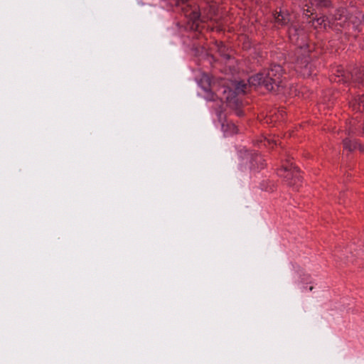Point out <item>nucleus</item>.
Returning a JSON list of instances; mask_svg holds the SVG:
<instances>
[{"label":"nucleus","instance_id":"obj_5","mask_svg":"<svg viewBox=\"0 0 364 364\" xmlns=\"http://www.w3.org/2000/svg\"><path fill=\"white\" fill-rule=\"evenodd\" d=\"M358 146V142L355 139H346L343 141V147L345 149L351 151Z\"/></svg>","mask_w":364,"mask_h":364},{"label":"nucleus","instance_id":"obj_1","mask_svg":"<svg viewBox=\"0 0 364 364\" xmlns=\"http://www.w3.org/2000/svg\"><path fill=\"white\" fill-rule=\"evenodd\" d=\"M282 74L281 65H274L269 69L249 77L247 82L244 80L231 82L227 87L223 88L221 98L235 110L237 116L241 117L244 112L241 109L242 103L240 95L248 92L252 86L259 85H264L267 90L274 91L276 88L283 87Z\"/></svg>","mask_w":364,"mask_h":364},{"label":"nucleus","instance_id":"obj_8","mask_svg":"<svg viewBox=\"0 0 364 364\" xmlns=\"http://www.w3.org/2000/svg\"><path fill=\"white\" fill-rule=\"evenodd\" d=\"M351 77L352 80L354 81H358V82H363V75L360 73H358L357 70H354L351 73Z\"/></svg>","mask_w":364,"mask_h":364},{"label":"nucleus","instance_id":"obj_2","mask_svg":"<svg viewBox=\"0 0 364 364\" xmlns=\"http://www.w3.org/2000/svg\"><path fill=\"white\" fill-rule=\"evenodd\" d=\"M281 167L277 170V174L284 178L289 186L297 187L301 181L299 170L293 166L290 156L285 153L281 158Z\"/></svg>","mask_w":364,"mask_h":364},{"label":"nucleus","instance_id":"obj_13","mask_svg":"<svg viewBox=\"0 0 364 364\" xmlns=\"http://www.w3.org/2000/svg\"><path fill=\"white\" fill-rule=\"evenodd\" d=\"M313 289V287H309V290L311 291Z\"/></svg>","mask_w":364,"mask_h":364},{"label":"nucleus","instance_id":"obj_9","mask_svg":"<svg viewBox=\"0 0 364 364\" xmlns=\"http://www.w3.org/2000/svg\"><path fill=\"white\" fill-rule=\"evenodd\" d=\"M317 6L321 7H328L331 5V0H314Z\"/></svg>","mask_w":364,"mask_h":364},{"label":"nucleus","instance_id":"obj_12","mask_svg":"<svg viewBox=\"0 0 364 364\" xmlns=\"http://www.w3.org/2000/svg\"><path fill=\"white\" fill-rule=\"evenodd\" d=\"M231 127H232V133H233V134L234 133H237V128L235 127V124H232Z\"/></svg>","mask_w":364,"mask_h":364},{"label":"nucleus","instance_id":"obj_7","mask_svg":"<svg viewBox=\"0 0 364 364\" xmlns=\"http://www.w3.org/2000/svg\"><path fill=\"white\" fill-rule=\"evenodd\" d=\"M277 141L278 140L274 139V138H267L265 137L264 141H262L261 143L264 146H273L274 145H277Z\"/></svg>","mask_w":364,"mask_h":364},{"label":"nucleus","instance_id":"obj_6","mask_svg":"<svg viewBox=\"0 0 364 364\" xmlns=\"http://www.w3.org/2000/svg\"><path fill=\"white\" fill-rule=\"evenodd\" d=\"M297 67L299 68H305L309 73H311V64L309 63L308 58H305L304 60H298L296 63Z\"/></svg>","mask_w":364,"mask_h":364},{"label":"nucleus","instance_id":"obj_3","mask_svg":"<svg viewBox=\"0 0 364 364\" xmlns=\"http://www.w3.org/2000/svg\"><path fill=\"white\" fill-rule=\"evenodd\" d=\"M171 3L179 7L185 16L193 23L200 18L198 6L193 0H171Z\"/></svg>","mask_w":364,"mask_h":364},{"label":"nucleus","instance_id":"obj_11","mask_svg":"<svg viewBox=\"0 0 364 364\" xmlns=\"http://www.w3.org/2000/svg\"><path fill=\"white\" fill-rule=\"evenodd\" d=\"M262 157H261V156H257L255 157V159H254V161H255V163H260V164H261V165H262Z\"/></svg>","mask_w":364,"mask_h":364},{"label":"nucleus","instance_id":"obj_4","mask_svg":"<svg viewBox=\"0 0 364 364\" xmlns=\"http://www.w3.org/2000/svg\"><path fill=\"white\" fill-rule=\"evenodd\" d=\"M274 18L275 21L282 26H285L290 21V16L287 11L280 9L279 11H275L274 14Z\"/></svg>","mask_w":364,"mask_h":364},{"label":"nucleus","instance_id":"obj_10","mask_svg":"<svg viewBox=\"0 0 364 364\" xmlns=\"http://www.w3.org/2000/svg\"><path fill=\"white\" fill-rule=\"evenodd\" d=\"M203 80L207 82L208 87H210V88L212 89L211 84H210V80L209 77L204 76Z\"/></svg>","mask_w":364,"mask_h":364}]
</instances>
